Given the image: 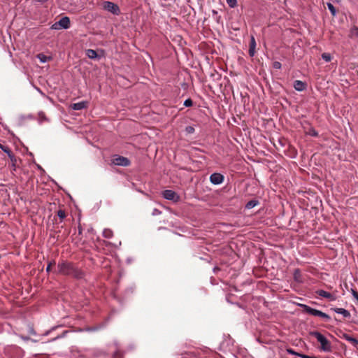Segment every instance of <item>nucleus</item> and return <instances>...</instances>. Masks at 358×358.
<instances>
[{
    "instance_id": "obj_1",
    "label": "nucleus",
    "mask_w": 358,
    "mask_h": 358,
    "mask_svg": "<svg viewBox=\"0 0 358 358\" xmlns=\"http://www.w3.org/2000/svg\"><path fill=\"white\" fill-rule=\"evenodd\" d=\"M58 273L65 275L73 276L75 278L80 279L83 277V273L76 268L71 262L62 261L57 265Z\"/></svg>"
},
{
    "instance_id": "obj_2",
    "label": "nucleus",
    "mask_w": 358,
    "mask_h": 358,
    "mask_svg": "<svg viewBox=\"0 0 358 358\" xmlns=\"http://www.w3.org/2000/svg\"><path fill=\"white\" fill-rule=\"evenodd\" d=\"M310 335L315 337L317 339V341L320 343V349L322 351L330 352L331 350V343L321 333L318 331H312L310 332Z\"/></svg>"
},
{
    "instance_id": "obj_3",
    "label": "nucleus",
    "mask_w": 358,
    "mask_h": 358,
    "mask_svg": "<svg viewBox=\"0 0 358 358\" xmlns=\"http://www.w3.org/2000/svg\"><path fill=\"white\" fill-rule=\"evenodd\" d=\"M102 7L104 10L111 13L115 15H119L121 13L119 6L112 1H103L102 3Z\"/></svg>"
},
{
    "instance_id": "obj_4",
    "label": "nucleus",
    "mask_w": 358,
    "mask_h": 358,
    "mask_svg": "<svg viewBox=\"0 0 358 358\" xmlns=\"http://www.w3.org/2000/svg\"><path fill=\"white\" fill-rule=\"evenodd\" d=\"M70 27V19L68 17H62L51 26L52 29L58 30L60 29H68Z\"/></svg>"
},
{
    "instance_id": "obj_5",
    "label": "nucleus",
    "mask_w": 358,
    "mask_h": 358,
    "mask_svg": "<svg viewBox=\"0 0 358 358\" xmlns=\"http://www.w3.org/2000/svg\"><path fill=\"white\" fill-rule=\"evenodd\" d=\"M112 163L117 166H128L130 161L127 157L116 155L113 158Z\"/></svg>"
},
{
    "instance_id": "obj_6",
    "label": "nucleus",
    "mask_w": 358,
    "mask_h": 358,
    "mask_svg": "<svg viewBox=\"0 0 358 358\" xmlns=\"http://www.w3.org/2000/svg\"><path fill=\"white\" fill-rule=\"evenodd\" d=\"M210 181L213 185H220L224 181V176L219 173H214L210 176Z\"/></svg>"
},
{
    "instance_id": "obj_7",
    "label": "nucleus",
    "mask_w": 358,
    "mask_h": 358,
    "mask_svg": "<svg viewBox=\"0 0 358 358\" xmlns=\"http://www.w3.org/2000/svg\"><path fill=\"white\" fill-rule=\"evenodd\" d=\"M163 197L167 200H171V201H178L179 199V196L176 194V193L170 189L164 190L162 192Z\"/></svg>"
},
{
    "instance_id": "obj_8",
    "label": "nucleus",
    "mask_w": 358,
    "mask_h": 358,
    "mask_svg": "<svg viewBox=\"0 0 358 358\" xmlns=\"http://www.w3.org/2000/svg\"><path fill=\"white\" fill-rule=\"evenodd\" d=\"M301 306L303 308V310L311 315L320 317L321 311L315 308H313L307 305L301 304Z\"/></svg>"
},
{
    "instance_id": "obj_9",
    "label": "nucleus",
    "mask_w": 358,
    "mask_h": 358,
    "mask_svg": "<svg viewBox=\"0 0 358 358\" xmlns=\"http://www.w3.org/2000/svg\"><path fill=\"white\" fill-rule=\"evenodd\" d=\"M316 294H318L320 296L329 299L331 301H334L336 299V297L334 294L328 292H326L323 289L317 290Z\"/></svg>"
},
{
    "instance_id": "obj_10",
    "label": "nucleus",
    "mask_w": 358,
    "mask_h": 358,
    "mask_svg": "<svg viewBox=\"0 0 358 358\" xmlns=\"http://www.w3.org/2000/svg\"><path fill=\"white\" fill-rule=\"evenodd\" d=\"M105 57V52L102 50H94L91 49V59H100Z\"/></svg>"
},
{
    "instance_id": "obj_11",
    "label": "nucleus",
    "mask_w": 358,
    "mask_h": 358,
    "mask_svg": "<svg viewBox=\"0 0 358 358\" xmlns=\"http://www.w3.org/2000/svg\"><path fill=\"white\" fill-rule=\"evenodd\" d=\"M331 310L334 311L335 313L338 314H341L345 318H348L350 317V313L348 310H345L344 308H332Z\"/></svg>"
},
{
    "instance_id": "obj_12",
    "label": "nucleus",
    "mask_w": 358,
    "mask_h": 358,
    "mask_svg": "<svg viewBox=\"0 0 358 358\" xmlns=\"http://www.w3.org/2000/svg\"><path fill=\"white\" fill-rule=\"evenodd\" d=\"M294 87L296 91L302 92L306 90V84L301 80H295Z\"/></svg>"
},
{
    "instance_id": "obj_13",
    "label": "nucleus",
    "mask_w": 358,
    "mask_h": 358,
    "mask_svg": "<svg viewBox=\"0 0 358 358\" xmlns=\"http://www.w3.org/2000/svg\"><path fill=\"white\" fill-rule=\"evenodd\" d=\"M342 338L345 341L351 343L354 346L358 345V340L355 338L352 337L350 335L348 334H343Z\"/></svg>"
},
{
    "instance_id": "obj_14",
    "label": "nucleus",
    "mask_w": 358,
    "mask_h": 358,
    "mask_svg": "<svg viewBox=\"0 0 358 358\" xmlns=\"http://www.w3.org/2000/svg\"><path fill=\"white\" fill-rule=\"evenodd\" d=\"M0 149H1L4 152H6L9 157V158L11 159V161L13 162L15 157L9 147L3 145L2 144L0 143Z\"/></svg>"
},
{
    "instance_id": "obj_15",
    "label": "nucleus",
    "mask_w": 358,
    "mask_h": 358,
    "mask_svg": "<svg viewBox=\"0 0 358 358\" xmlns=\"http://www.w3.org/2000/svg\"><path fill=\"white\" fill-rule=\"evenodd\" d=\"M255 47H256V42L255 39L253 36L251 37L250 43V49H249V55L251 57H253L255 55Z\"/></svg>"
},
{
    "instance_id": "obj_16",
    "label": "nucleus",
    "mask_w": 358,
    "mask_h": 358,
    "mask_svg": "<svg viewBox=\"0 0 358 358\" xmlns=\"http://www.w3.org/2000/svg\"><path fill=\"white\" fill-rule=\"evenodd\" d=\"M87 103V102H85V101L75 103L71 105V108L73 110H81L86 107Z\"/></svg>"
},
{
    "instance_id": "obj_17",
    "label": "nucleus",
    "mask_w": 358,
    "mask_h": 358,
    "mask_svg": "<svg viewBox=\"0 0 358 358\" xmlns=\"http://www.w3.org/2000/svg\"><path fill=\"white\" fill-rule=\"evenodd\" d=\"M349 36L351 38L358 37V27H357L354 26L350 29Z\"/></svg>"
},
{
    "instance_id": "obj_18",
    "label": "nucleus",
    "mask_w": 358,
    "mask_h": 358,
    "mask_svg": "<svg viewBox=\"0 0 358 358\" xmlns=\"http://www.w3.org/2000/svg\"><path fill=\"white\" fill-rule=\"evenodd\" d=\"M258 204L259 201L257 200H251L247 203V204L245 205V208L247 209H251L257 206Z\"/></svg>"
},
{
    "instance_id": "obj_19",
    "label": "nucleus",
    "mask_w": 358,
    "mask_h": 358,
    "mask_svg": "<svg viewBox=\"0 0 358 358\" xmlns=\"http://www.w3.org/2000/svg\"><path fill=\"white\" fill-rule=\"evenodd\" d=\"M327 5L328 9L331 12V15L333 16H336V10L335 7L334 6V5L331 3H327Z\"/></svg>"
},
{
    "instance_id": "obj_20",
    "label": "nucleus",
    "mask_w": 358,
    "mask_h": 358,
    "mask_svg": "<svg viewBox=\"0 0 358 358\" xmlns=\"http://www.w3.org/2000/svg\"><path fill=\"white\" fill-rule=\"evenodd\" d=\"M57 216L60 218L61 220H64L66 217L65 210L64 209H59L57 211Z\"/></svg>"
},
{
    "instance_id": "obj_21",
    "label": "nucleus",
    "mask_w": 358,
    "mask_h": 358,
    "mask_svg": "<svg viewBox=\"0 0 358 358\" xmlns=\"http://www.w3.org/2000/svg\"><path fill=\"white\" fill-rule=\"evenodd\" d=\"M103 235L105 238H110L113 236V231L110 229H106L103 231Z\"/></svg>"
},
{
    "instance_id": "obj_22",
    "label": "nucleus",
    "mask_w": 358,
    "mask_h": 358,
    "mask_svg": "<svg viewBox=\"0 0 358 358\" xmlns=\"http://www.w3.org/2000/svg\"><path fill=\"white\" fill-rule=\"evenodd\" d=\"M37 57L43 63L46 62L50 59V57H48L47 56L44 55L43 54H38L37 55Z\"/></svg>"
},
{
    "instance_id": "obj_23",
    "label": "nucleus",
    "mask_w": 358,
    "mask_h": 358,
    "mask_svg": "<svg viewBox=\"0 0 358 358\" xmlns=\"http://www.w3.org/2000/svg\"><path fill=\"white\" fill-rule=\"evenodd\" d=\"M322 58L327 62H329L331 60V56L329 53H323L322 54Z\"/></svg>"
},
{
    "instance_id": "obj_24",
    "label": "nucleus",
    "mask_w": 358,
    "mask_h": 358,
    "mask_svg": "<svg viewBox=\"0 0 358 358\" xmlns=\"http://www.w3.org/2000/svg\"><path fill=\"white\" fill-rule=\"evenodd\" d=\"M227 2L231 8H234L237 4L236 0H227Z\"/></svg>"
},
{
    "instance_id": "obj_25",
    "label": "nucleus",
    "mask_w": 358,
    "mask_h": 358,
    "mask_svg": "<svg viewBox=\"0 0 358 358\" xmlns=\"http://www.w3.org/2000/svg\"><path fill=\"white\" fill-rule=\"evenodd\" d=\"M193 104V101L191 99H187L184 101V106L186 107H190Z\"/></svg>"
},
{
    "instance_id": "obj_26",
    "label": "nucleus",
    "mask_w": 358,
    "mask_h": 358,
    "mask_svg": "<svg viewBox=\"0 0 358 358\" xmlns=\"http://www.w3.org/2000/svg\"><path fill=\"white\" fill-rule=\"evenodd\" d=\"M55 261L49 262L48 264V266L46 268V271L50 272L51 271L52 266H55Z\"/></svg>"
},
{
    "instance_id": "obj_27",
    "label": "nucleus",
    "mask_w": 358,
    "mask_h": 358,
    "mask_svg": "<svg viewBox=\"0 0 358 358\" xmlns=\"http://www.w3.org/2000/svg\"><path fill=\"white\" fill-rule=\"evenodd\" d=\"M320 317L324 318L327 321L329 320L331 318L327 314H326L322 311L320 313Z\"/></svg>"
},
{
    "instance_id": "obj_28",
    "label": "nucleus",
    "mask_w": 358,
    "mask_h": 358,
    "mask_svg": "<svg viewBox=\"0 0 358 358\" xmlns=\"http://www.w3.org/2000/svg\"><path fill=\"white\" fill-rule=\"evenodd\" d=\"M273 68L275 69H280L281 68V64L279 62H275L273 64Z\"/></svg>"
},
{
    "instance_id": "obj_29",
    "label": "nucleus",
    "mask_w": 358,
    "mask_h": 358,
    "mask_svg": "<svg viewBox=\"0 0 358 358\" xmlns=\"http://www.w3.org/2000/svg\"><path fill=\"white\" fill-rule=\"evenodd\" d=\"M297 356H299L301 358H317L316 357H310V356L303 355V354H297Z\"/></svg>"
},
{
    "instance_id": "obj_30",
    "label": "nucleus",
    "mask_w": 358,
    "mask_h": 358,
    "mask_svg": "<svg viewBox=\"0 0 358 358\" xmlns=\"http://www.w3.org/2000/svg\"><path fill=\"white\" fill-rule=\"evenodd\" d=\"M352 294L354 298L358 301V292L354 289H352Z\"/></svg>"
},
{
    "instance_id": "obj_31",
    "label": "nucleus",
    "mask_w": 358,
    "mask_h": 358,
    "mask_svg": "<svg viewBox=\"0 0 358 358\" xmlns=\"http://www.w3.org/2000/svg\"><path fill=\"white\" fill-rule=\"evenodd\" d=\"M287 352L290 355H297V352H295L292 349H287Z\"/></svg>"
},
{
    "instance_id": "obj_32",
    "label": "nucleus",
    "mask_w": 358,
    "mask_h": 358,
    "mask_svg": "<svg viewBox=\"0 0 358 358\" xmlns=\"http://www.w3.org/2000/svg\"><path fill=\"white\" fill-rule=\"evenodd\" d=\"M186 131H187L188 133H192V132L194 131V128H193V127H187V128H186Z\"/></svg>"
},
{
    "instance_id": "obj_33",
    "label": "nucleus",
    "mask_w": 358,
    "mask_h": 358,
    "mask_svg": "<svg viewBox=\"0 0 358 358\" xmlns=\"http://www.w3.org/2000/svg\"><path fill=\"white\" fill-rule=\"evenodd\" d=\"M160 213H161L160 210H159L157 209H154V210L152 212L153 215H159Z\"/></svg>"
},
{
    "instance_id": "obj_34",
    "label": "nucleus",
    "mask_w": 358,
    "mask_h": 358,
    "mask_svg": "<svg viewBox=\"0 0 358 358\" xmlns=\"http://www.w3.org/2000/svg\"><path fill=\"white\" fill-rule=\"evenodd\" d=\"M120 353L118 351H117V352H115V353L114 354V355H113V358H117V357H120Z\"/></svg>"
},
{
    "instance_id": "obj_35",
    "label": "nucleus",
    "mask_w": 358,
    "mask_h": 358,
    "mask_svg": "<svg viewBox=\"0 0 358 358\" xmlns=\"http://www.w3.org/2000/svg\"><path fill=\"white\" fill-rule=\"evenodd\" d=\"M310 134L313 136H317L318 134H317V132H316L315 130H313L311 132H310Z\"/></svg>"
},
{
    "instance_id": "obj_36",
    "label": "nucleus",
    "mask_w": 358,
    "mask_h": 358,
    "mask_svg": "<svg viewBox=\"0 0 358 358\" xmlns=\"http://www.w3.org/2000/svg\"><path fill=\"white\" fill-rule=\"evenodd\" d=\"M85 52H86V55L90 57V50H87L85 51Z\"/></svg>"
},
{
    "instance_id": "obj_37",
    "label": "nucleus",
    "mask_w": 358,
    "mask_h": 358,
    "mask_svg": "<svg viewBox=\"0 0 358 358\" xmlns=\"http://www.w3.org/2000/svg\"><path fill=\"white\" fill-rule=\"evenodd\" d=\"M38 2L40 3H44L45 1H47L48 0H37Z\"/></svg>"
},
{
    "instance_id": "obj_38",
    "label": "nucleus",
    "mask_w": 358,
    "mask_h": 358,
    "mask_svg": "<svg viewBox=\"0 0 358 358\" xmlns=\"http://www.w3.org/2000/svg\"><path fill=\"white\" fill-rule=\"evenodd\" d=\"M103 243L106 244V245H110V243L109 242L103 241Z\"/></svg>"
},
{
    "instance_id": "obj_39",
    "label": "nucleus",
    "mask_w": 358,
    "mask_h": 358,
    "mask_svg": "<svg viewBox=\"0 0 358 358\" xmlns=\"http://www.w3.org/2000/svg\"><path fill=\"white\" fill-rule=\"evenodd\" d=\"M357 302H358V301H357Z\"/></svg>"
}]
</instances>
